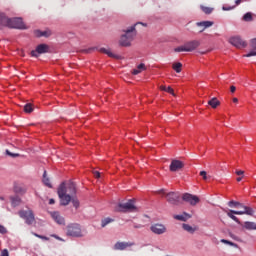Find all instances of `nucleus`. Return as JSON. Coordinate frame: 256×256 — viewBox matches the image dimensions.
<instances>
[{
  "instance_id": "obj_17",
  "label": "nucleus",
  "mask_w": 256,
  "mask_h": 256,
  "mask_svg": "<svg viewBox=\"0 0 256 256\" xmlns=\"http://www.w3.org/2000/svg\"><path fill=\"white\" fill-rule=\"evenodd\" d=\"M191 217L192 216L186 212H183L180 215H174V219L181 222H187Z\"/></svg>"
},
{
  "instance_id": "obj_28",
  "label": "nucleus",
  "mask_w": 256,
  "mask_h": 256,
  "mask_svg": "<svg viewBox=\"0 0 256 256\" xmlns=\"http://www.w3.org/2000/svg\"><path fill=\"white\" fill-rule=\"evenodd\" d=\"M182 228L184 231H186L190 234H194V232H195V229L192 226H190L189 224H183Z\"/></svg>"
},
{
  "instance_id": "obj_37",
  "label": "nucleus",
  "mask_w": 256,
  "mask_h": 256,
  "mask_svg": "<svg viewBox=\"0 0 256 256\" xmlns=\"http://www.w3.org/2000/svg\"><path fill=\"white\" fill-rule=\"evenodd\" d=\"M8 233V230L5 226L0 225V234L1 235H6Z\"/></svg>"
},
{
  "instance_id": "obj_56",
  "label": "nucleus",
  "mask_w": 256,
  "mask_h": 256,
  "mask_svg": "<svg viewBox=\"0 0 256 256\" xmlns=\"http://www.w3.org/2000/svg\"><path fill=\"white\" fill-rule=\"evenodd\" d=\"M142 26H146L145 24L141 23Z\"/></svg>"
},
{
  "instance_id": "obj_25",
  "label": "nucleus",
  "mask_w": 256,
  "mask_h": 256,
  "mask_svg": "<svg viewBox=\"0 0 256 256\" xmlns=\"http://www.w3.org/2000/svg\"><path fill=\"white\" fill-rule=\"evenodd\" d=\"M100 52L101 53H104V54H107L109 57L111 58H116V59H119L120 57L118 55H115L113 54L110 49H105V48H100Z\"/></svg>"
},
{
  "instance_id": "obj_42",
  "label": "nucleus",
  "mask_w": 256,
  "mask_h": 256,
  "mask_svg": "<svg viewBox=\"0 0 256 256\" xmlns=\"http://www.w3.org/2000/svg\"><path fill=\"white\" fill-rule=\"evenodd\" d=\"M137 68L139 69V70H146V66H145V64H143V63H141V64H139L138 66H137Z\"/></svg>"
},
{
  "instance_id": "obj_31",
  "label": "nucleus",
  "mask_w": 256,
  "mask_h": 256,
  "mask_svg": "<svg viewBox=\"0 0 256 256\" xmlns=\"http://www.w3.org/2000/svg\"><path fill=\"white\" fill-rule=\"evenodd\" d=\"M172 68L177 72V73H180L181 70H182V64L180 62L178 63H174L172 65Z\"/></svg>"
},
{
  "instance_id": "obj_27",
  "label": "nucleus",
  "mask_w": 256,
  "mask_h": 256,
  "mask_svg": "<svg viewBox=\"0 0 256 256\" xmlns=\"http://www.w3.org/2000/svg\"><path fill=\"white\" fill-rule=\"evenodd\" d=\"M36 36L38 37H49L51 36V31L50 30H46V31H36Z\"/></svg>"
},
{
  "instance_id": "obj_5",
  "label": "nucleus",
  "mask_w": 256,
  "mask_h": 256,
  "mask_svg": "<svg viewBox=\"0 0 256 256\" xmlns=\"http://www.w3.org/2000/svg\"><path fill=\"white\" fill-rule=\"evenodd\" d=\"M66 235L73 238H82L83 232L81 231V225L77 223L68 225Z\"/></svg>"
},
{
  "instance_id": "obj_45",
  "label": "nucleus",
  "mask_w": 256,
  "mask_h": 256,
  "mask_svg": "<svg viewBox=\"0 0 256 256\" xmlns=\"http://www.w3.org/2000/svg\"><path fill=\"white\" fill-rule=\"evenodd\" d=\"M140 72H141V70H139L138 67H137V69H134V70L132 71V74H133V75H137V74H139Z\"/></svg>"
},
{
  "instance_id": "obj_4",
  "label": "nucleus",
  "mask_w": 256,
  "mask_h": 256,
  "mask_svg": "<svg viewBox=\"0 0 256 256\" xmlns=\"http://www.w3.org/2000/svg\"><path fill=\"white\" fill-rule=\"evenodd\" d=\"M159 195H165L168 203L173 206H177L180 201V194L178 192H168L166 193L164 189L157 191Z\"/></svg>"
},
{
  "instance_id": "obj_26",
  "label": "nucleus",
  "mask_w": 256,
  "mask_h": 256,
  "mask_svg": "<svg viewBox=\"0 0 256 256\" xmlns=\"http://www.w3.org/2000/svg\"><path fill=\"white\" fill-rule=\"evenodd\" d=\"M208 104L215 109L220 105V101L216 97H214L208 101Z\"/></svg>"
},
{
  "instance_id": "obj_34",
  "label": "nucleus",
  "mask_w": 256,
  "mask_h": 256,
  "mask_svg": "<svg viewBox=\"0 0 256 256\" xmlns=\"http://www.w3.org/2000/svg\"><path fill=\"white\" fill-rule=\"evenodd\" d=\"M201 9H202V11H203L205 14H211L212 11H213V8L205 7V6H201Z\"/></svg>"
},
{
  "instance_id": "obj_13",
  "label": "nucleus",
  "mask_w": 256,
  "mask_h": 256,
  "mask_svg": "<svg viewBox=\"0 0 256 256\" xmlns=\"http://www.w3.org/2000/svg\"><path fill=\"white\" fill-rule=\"evenodd\" d=\"M229 42L237 48H245L247 43L243 41L239 36L230 38Z\"/></svg>"
},
{
  "instance_id": "obj_6",
  "label": "nucleus",
  "mask_w": 256,
  "mask_h": 256,
  "mask_svg": "<svg viewBox=\"0 0 256 256\" xmlns=\"http://www.w3.org/2000/svg\"><path fill=\"white\" fill-rule=\"evenodd\" d=\"M200 45V42L197 40L189 41L185 43L182 46H179L174 49L175 52H192L194 51L198 46Z\"/></svg>"
},
{
  "instance_id": "obj_16",
  "label": "nucleus",
  "mask_w": 256,
  "mask_h": 256,
  "mask_svg": "<svg viewBox=\"0 0 256 256\" xmlns=\"http://www.w3.org/2000/svg\"><path fill=\"white\" fill-rule=\"evenodd\" d=\"M131 246H132L131 243L117 242V243L114 245V250H116V251H123V250H125L126 248L131 247Z\"/></svg>"
},
{
  "instance_id": "obj_18",
  "label": "nucleus",
  "mask_w": 256,
  "mask_h": 256,
  "mask_svg": "<svg viewBox=\"0 0 256 256\" xmlns=\"http://www.w3.org/2000/svg\"><path fill=\"white\" fill-rule=\"evenodd\" d=\"M10 201L13 208L19 207L22 203V199L19 196L10 197Z\"/></svg>"
},
{
  "instance_id": "obj_21",
  "label": "nucleus",
  "mask_w": 256,
  "mask_h": 256,
  "mask_svg": "<svg viewBox=\"0 0 256 256\" xmlns=\"http://www.w3.org/2000/svg\"><path fill=\"white\" fill-rule=\"evenodd\" d=\"M228 206L230 208H240V209H244V208H247V206H244L243 204H241L240 202H237V201H229L228 202Z\"/></svg>"
},
{
  "instance_id": "obj_29",
  "label": "nucleus",
  "mask_w": 256,
  "mask_h": 256,
  "mask_svg": "<svg viewBox=\"0 0 256 256\" xmlns=\"http://www.w3.org/2000/svg\"><path fill=\"white\" fill-rule=\"evenodd\" d=\"M70 202L73 204V207L75 209H79L80 203H79V199H77V197L72 196Z\"/></svg>"
},
{
  "instance_id": "obj_48",
  "label": "nucleus",
  "mask_w": 256,
  "mask_h": 256,
  "mask_svg": "<svg viewBox=\"0 0 256 256\" xmlns=\"http://www.w3.org/2000/svg\"><path fill=\"white\" fill-rule=\"evenodd\" d=\"M230 90H231L232 93H234L235 90H236V87H235V86H231V87H230Z\"/></svg>"
},
{
  "instance_id": "obj_1",
  "label": "nucleus",
  "mask_w": 256,
  "mask_h": 256,
  "mask_svg": "<svg viewBox=\"0 0 256 256\" xmlns=\"http://www.w3.org/2000/svg\"><path fill=\"white\" fill-rule=\"evenodd\" d=\"M58 197L60 199L61 206H69L71 203V195H77V187L73 182H68L67 185L65 182H62L57 191Z\"/></svg>"
},
{
  "instance_id": "obj_32",
  "label": "nucleus",
  "mask_w": 256,
  "mask_h": 256,
  "mask_svg": "<svg viewBox=\"0 0 256 256\" xmlns=\"http://www.w3.org/2000/svg\"><path fill=\"white\" fill-rule=\"evenodd\" d=\"M24 112H26V113L33 112V104L28 103V104L24 105Z\"/></svg>"
},
{
  "instance_id": "obj_51",
  "label": "nucleus",
  "mask_w": 256,
  "mask_h": 256,
  "mask_svg": "<svg viewBox=\"0 0 256 256\" xmlns=\"http://www.w3.org/2000/svg\"><path fill=\"white\" fill-rule=\"evenodd\" d=\"M242 179H243V176H240L237 178V181L240 182V181H242Z\"/></svg>"
},
{
  "instance_id": "obj_8",
  "label": "nucleus",
  "mask_w": 256,
  "mask_h": 256,
  "mask_svg": "<svg viewBox=\"0 0 256 256\" xmlns=\"http://www.w3.org/2000/svg\"><path fill=\"white\" fill-rule=\"evenodd\" d=\"M118 212H133L136 210V207L134 206L133 200H128L126 203H120L118 204V208H116Z\"/></svg>"
},
{
  "instance_id": "obj_30",
  "label": "nucleus",
  "mask_w": 256,
  "mask_h": 256,
  "mask_svg": "<svg viewBox=\"0 0 256 256\" xmlns=\"http://www.w3.org/2000/svg\"><path fill=\"white\" fill-rule=\"evenodd\" d=\"M221 243L225 244V245H229L231 247H234V248H238V245L234 242H231L229 240H226V239H221Z\"/></svg>"
},
{
  "instance_id": "obj_40",
  "label": "nucleus",
  "mask_w": 256,
  "mask_h": 256,
  "mask_svg": "<svg viewBox=\"0 0 256 256\" xmlns=\"http://www.w3.org/2000/svg\"><path fill=\"white\" fill-rule=\"evenodd\" d=\"M200 175H201V177H203L204 181H206V179H208V176H207V172H206V171H201V172H200Z\"/></svg>"
},
{
  "instance_id": "obj_10",
  "label": "nucleus",
  "mask_w": 256,
  "mask_h": 256,
  "mask_svg": "<svg viewBox=\"0 0 256 256\" xmlns=\"http://www.w3.org/2000/svg\"><path fill=\"white\" fill-rule=\"evenodd\" d=\"M182 199L183 201H185L186 203L193 207L196 206L200 201L198 196L192 195L190 193L183 194Z\"/></svg>"
},
{
  "instance_id": "obj_58",
  "label": "nucleus",
  "mask_w": 256,
  "mask_h": 256,
  "mask_svg": "<svg viewBox=\"0 0 256 256\" xmlns=\"http://www.w3.org/2000/svg\"><path fill=\"white\" fill-rule=\"evenodd\" d=\"M244 211V208H243V210H241L240 212H243Z\"/></svg>"
},
{
  "instance_id": "obj_38",
  "label": "nucleus",
  "mask_w": 256,
  "mask_h": 256,
  "mask_svg": "<svg viewBox=\"0 0 256 256\" xmlns=\"http://www.w3.org/2000/svg\"><path fill=\"white\" fill-rule=\"evenodd\" d=\"M6 155H9V157H20V154L12 153L10 150H6Z\"/></svg>"
},
{
  "instance_id": "obj_22",
  "label": "nucleus",
  "mask_w": 256,
  "mask_h": 256,
  "mask_svg": "<svg viewBox=\"0 0 256 256\" xmlns=\"http://www.w3.org/2000/svg\"><path fill=\"white\" fill-rule=\"evenodd\" d=\"M251 47H252V51L244 55V57L256 56V38L251 40Z\"/></svg>"
},
{
  "instance_id": "obj_50",
  "label": "nucleus",
  "mask_w": 256,
  "mask_h": 256,
  "mask_svg": "<svg viewBox=\"0 0 256 256\" xmlns=\"http://www.w3.org/2000/svg\"><path fill=\"white\" fill-rule=\"evenodd\" d=\"M160 89L163 90V91L167 90V88L165 86H161Z\"/></svg>"
},
{
  "instance_id": "obj_55",
  "label": "nucleus",
  "mask_w": 256,
  "mask_h": 256,
  "mask_svg": "<svg viewBox=\"0 0 256 256\" xmlns=\"http://www.w3.org/2000/svg\"><path fill=\"white\" fill-rule=\"evenodd\" d=\"M52 237L56 238V239H59V237H57L56 235H52Z\"/></svg>"
},
{
  "instance_id": "obj_52",
  "label": "nucleus",
  "mask_w": 256,
  "mask_h": 256,
  "mask_svg": "<svg viewBox=\"0 0 256 256\" xmlns=\"http://www.w3.org/2000/svg\"><path fill=\"white\" fill-rule=\"evenodd\" d=\"M242 2V0H236V5H239Z\"/></svg>"
},
{
  "instance_id": "obj_2",
  "label": "nucleus",
  "mask_w": 256,
  "mask_h": 256,
  "mask_svg": "<svg viewBox=\"0 0 256 256\" xmlns=\"http://www.w3.org/2000/svg\"><path fill=\"white\" fill-rule=\"evenodd\" d=\"M137 24L130 26L127 29H123L122 32L124 34H122L120 36V40H119V45L122 47H129L131 46V42L134 40L135 36H136V29L135 26Z\"/></svg>"
},
{
  "instance_id": "obj_24",
  "label": "nucleus",
  "mask_w": 256,
  "mask_h": 256,
  "mask_svg": "<svg viewBox=\"0 0 256 256\" xmlns=\"http://www.w3.org/2000/svg\"><path fill=\"white\" fill-rule=\"evenodd\" d=\"M212 25H213V22H211V21H203V22L197 23V26L203 27V29L200 32H202L204 29H206L208 27H211Z\"/></svg>"
},
{
  "instance_id": "obj_14",
  "label": "nucleus",
  "mask_w": 256,
  "mask_h": 256,
  "mask_svg": "<svg viewBox=\"0 0 256 256\" xmlns=\"http://www.w3.org/2000/svg\"><path fill=\"white\" fill-rule=\"evenodd\" d=\"M183 167H184V163L182 161L172 160L169 169L170 171H172V173H175L176 171H181Z\"/></svg>"
},
{
  "instance_id": "obj_23",
  "label": "nucleus",
  "mask_w": 256,
  "mask_h": 256,
  "mask_svg": "<svg viewBox=\"0 0 256 256\" xmlns=\"http://www.w3.org/2000/svg\"><path fill=\"white\" fill-rule=\"evenodd\" d=\"M42 181L46 187H49V189L53 188V185L51 184V180L49 179V177H47V171H44Z\"/></svg>"
},
{
  "instance_id": "obj_20",
  "label": "nucleus",
  "mask_w": 256,
  "mask_h": 256,
  "mask_svg": "<svg viewBox=\"0 0 256 256\" xmlns=\"http://www.w3.org/2000/svg\"><path fill=\"white\" fill-rule=\"evenodd\" d=\"M243 228L246 229L247 231H256V223L246 221L244 222Z\"/></svg>"
},
{
  "instance_id": "obj_15",
  "label": "nucleus",
  "mask_w": 256,
  "mask_h": 256,
  "mask_svg": "<svg viewBox=\"0 0 256 256\" xmlns=\"http://www.w3.org/2000/svg\"><path fill=\"white\" fill-rule=\"evenodd\" d=\"M51 217L58 225H65V218L59 212H51Z\"/></svg>"
},
{
  "instance_id": "obj_35",
  "label": "nucleus",
  "mask_w": 256,
  "mask_h": 256,
  "mask_svg": "<svg viewBox=\"0 0 256 256\" xmlns=\"http://www.w3.org/2000/svg\"><path fill=\"white\" fill-rule=\"evenodd\" d=\"M33 235H34V237L41 239L43 241H49V237H47V236L39 235L37 233H33Z\"/></svg>"
},
{
  "instance_id": "obj_53",
  "label": "nucleus",
  "mask_w": 256,
  "mask_h": 256,
  "mask_svg": "<svg viewBox=\"0 0 256 256\" xmlns=\"http://www.w3.org/2000/svg\"><path fill=\"white\" fill-rule=\"evenodd\" d=\"M233 102H234V103H237V102H238V99H237V98H233Z\"/></svg>"
},
{
  "instance_id": "obj_39",
  "label": "nucleus",
  "mask_w": 256,
  "mask_h": 256,
  "mask_svg": "<svg viewBox=\"0 0 256 256\" xmlns=\"http://www.w3.org/2000/svg\"><path fill=\"white\" fill-rule=\"evenodd\" d=\"M1 256H10L9 250H8V249H3V250L1 251Z\"/></svg>"
},
{
  "instance_id": "obj_54",
  "label": "nucleus",
  "mask_w": 256,
  "mask_h": 256,
  "mask_svg": "<svg viewBox=\"0 0 256 256\" xmlns=\"http://www.w3.org/2000/svg\"><path fill=\"white\" fill-rule=\"evenodd\" d=\"M4 199H5V198H4L3 196H0V200H1V201H4Z\"/></svg>"
},
{
  "instance_id": "obj_49",
  "label": "nucleus",
  "mask_w": 256,
  "mask_h": 256,
  "mask_svg": "<svg viewBox=\"0 0 256 256\" xmlns=\"http://www.w3.org/2000/svg\"><path fill=\"white\" fill-rule=\"evenodd\" d=\"M232 8H233V7H232ZM232 8H231V7H229V8L223 7V10H224V11H229V10H231Z\"/></svg>"
},
{
  "instance_id": "obj_57",
  "label": "nucleus",
  "mask_w": 256,
  "mask_h": 256,
  "mask_svg": "<svg viewBox=\"0 0 256 256\" xmlns=\"http://www.w3.org/2000/svg\"><path fill=\"white\" fill-rule=\"evenodd\" d=\"M142 26H146L145 24L141 23Z\"/></svg>"
},
{
  "instance_id": "obj_19",
  "label": "nucleus",
  "mask_w": 256,
  "mask_h": 256,
  "mask_svg": "<svg viewBox=\"0 0 256 256\" xmlns=\"http://www.w3.org/2000/svg\"><path fill=\"white\" fill-rule=\"evenodd\" d=\"M10 18L5 13H0V26H9Z\"/></svg>"
},
{
  "instance_id": "obj_44",
  "label": "nucleus",
  "mask_w": 256,
  "mask_h": 256,
  "mask_svg": "<svg viewBox=\"0 0 256 256\" xmlns=\"http://www.w3.org/2000/svg\"><path fill=\"white\" fill-rule=\"evenodd\" d=\"M166 92L174 95V90L170 86L166 88Z\"/></svg>"
},
{
  "instance_id": "obj_12",
  "label": "nucleus",
  "mask_w": 256,
  "mask_h": 256,
  "mask_svg": "<svg viewBox=\"0 0 256 256\" xmlns=\"http://www.w3.org/2000/svg\"><path fill=\"white\" fill-rule=\"evenodd\" d=\"M151 232L155 235H163L166 232V227L163 224H153L150 228Z\"/></svg>"
},
{
  "instance_id": "obj_47",
  "label": "nucleus",
  "mask_w": 256,
  "mask_h": 256,
  "mask_svg": "<svg viewBox=\"0 0 256 256\" xmlns=\"http://www.w3.org/2000/svg\"><path fill=\"white\" fill-rule=\"evenodd\" d=\"M142 228V225L138 224V225H134V229H141Z\"/></svg>"
},
{
  "instance_id": "obj_11",
  "label": "nucleus",
  "mask_w": 256,
  "mask_h": 256,
  "mask_svg": "<svg viewBox=\"0 0 256 256\" xmlns=\"http://www.w3.org/2000/svg\"><path fill=\"white\" fill-rule=\"evenodd\" d=\"M49 52V46L47 44H40L36 47V50L31 51L32 57H39V54H44Z\"/></svg>"
},
{
  "instance_id": "obj_41",
  "label": "nucleus",
  "mask_w": 256,
  "mask_h": 256,
  "mask_svg": "<svg viewBox=\"0 0 256 256\" xmlns=\"http://www.w3.org/2000/svg\"><path fill=\"white\" fill-rule=\"evenodd\" d=\"M236 175L238 176V177H243V175H244V171L243 170H236Z\"/></svg>"
},
{
  "instance_id": "obj_43",
  "label": "nucleus",
  "mask_w": 256,
  "mask_h": 256,
  "mask_svg": "<svg viewBox=\"0 0 256 256\" xmlns=\"http://www.w3.org/2000/svg\"><path fill=\"white\" fill-rule=\"evenodd\" d=\"M93 173H94V177H95L96 179H99V178L101 177V172H99V171H94Z\"/></svg>"
},
{
  "instance_id": "obj_7",
  "label": "nucleus",
  "mask_w": 256,
  "mask_h": 256,
  "mask_svg": "<svg viewBox=\"0 0 256 256\" xmlns=\"http://www.w3.org/2000/svg\"><path fill=\"white\" fill-rule=\"evenodd\" d=\"M18 215L21 219L25 220L27 225H33L35 222V214H33V210H20Z\"/></svg>"
},
{
  "instance_id": "obj_33",
  "label": "nucleus",
  "mask_w": 256,
  "mask_h": 256,
  "mask_svg": "<svg viewBox=\"0 0 256 256\" xmlns=\"http://www.w3.org/2000/svg\"><path fill=\"white\" fill-rule=\"evenodd\" d=\"M112 222H113V219H111V218H105V219L102 220L101 226H102V228H105L107 225H109V224L112 223Z\"/></svg>"
},
{
  "instance_id": "obj_3",
  "label": "nucleus",
  "mask_w": 256,
  "mask_h": 256,
  "mask_svg": "<svg viewBox=\"0 0 256 256\" xmlns=\"http://www.w3.org/2000/svg\"><path fill=\"white\" fill-rule=\"evenodd\" d=\"M253 214H254V211L250 207H244V211L229 210V212H227V216L231 220L236 222L237 224H240V220L235 215H237V216H242V215L253 216Z\"/></svg>"
},
{
  "instance_id": "obj_9",
  "label": "nucleus",
  "mask_w": 256,
  "mask_h": 256,
  "mask_svg": "<svg viewBox=\"0 0 256 256\" xmlns=\"http://www.w3.org/2000/svg\"><path fill=\"white\" fill-rule=\"evenodd\" d=\"M8 27L14 29H27L22 18L9 19Z\"/></svg>"
},
{
  "instance_id": "obj_46",
  "label": "nucleus",
  "mask_w": 256,
  "mask_h": 256,
  "mask_svg": "<svg viewBox=\"0 0 256 256\" xmlns=\"http://www.w3.org/2000/svg\"><path fill=\"white\" fill-rule=\"evenodd\" d=\"M49 205H55V199L51 198V199L49 200Z\"/></svg>"
},
{
  "instance_id": "obj_36",
  "label": "nucleus",
  "mask_w": 256,
  "mask_h": 256,
  "mask_svg": "<svg viewBox=\"0 0 256 256\" xmlns=\"http://www.w3.org/2000/svg\"><path fill=\"white\" fill-rule=\"evenodd\" d=\"M243 20L246 21V22L252 21V14H251V13H246V14L243 16Z\"/></svg>"
}]
</instances>
